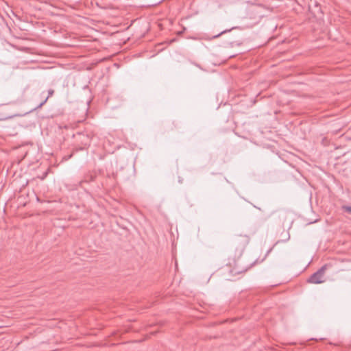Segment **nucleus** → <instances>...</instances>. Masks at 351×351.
Wrapping results in <instances>:
<instances>
[{"instance_id":"obj_1","label":"nucleus","mask_w":351,"mask_h":351,"mask_svg":"<svg viewBox=\"0 0 351 351\" xmlns=\"http://www.w3.org/2000/svg\"><path fill=\"white\" fill-rule=\"evenodd\" d=\"M254 263L247 261L246 257H241L239 256L236 260L234 261L233 265L230 263V266L228 268L232 276L243 274L247 271L252 267Z\"/></svg>"},{"instance_id":"obj_2","label":"nucleus","mask_w":351,"mask_h":351,"mask_svg":"<svg viewBox=\"0 0 351 351\" xmlns=\"http://www.w3.org/2000/svg\"><path fill=\"white\" fill-rule=\"evenodd\" d=\"M250 242L247 235H235L231 240V247L235 250V254L241 256L245 247Z\"/></svg>"},{"instance_id":"obj_3","label":"nucleus","mask_w":351,"mask_h":351,"mask_svg":"<svg viewBox=\"0 0 351 351\" xmlns=\"http://www.w3.org/2000/svg\"><path fill=\"white\" fill-rule=\"evenodd\" d=\"M328 266L329 265L328 264L324 265L309 277L307 282L311 284H320L324 282L325 281L324 274Z\"/></svg>"},{"instance_id":"obj_4","label":"nucleus","mask_w":351,"mask_h":351,"mask_svg":"<svg viewBox=\"0 0 351 351\" xmlns=\"http://www.w3.org/2000/svg\"><path fill=\"white\" fill-rule=\"evenodd\" d=\"M54 91L52 89L49 90L48 91V97L45 98L44 101H43L36 108H40L47 101L49 97L51 96L53 94Z\"/></svg>"},{"instance_id":"obj_5","label":"nucleus","mask_w":351,"mask_h":351,"mask_svg":"<svg viewBox=\"0 0 351 351\" xmlns=\"http://www.w3.org/2000/svg\"><path fill=\"white\" fill-rule=\"evenodd\" d=\"M15 116H16V114L1 117H0V121L8 120V119H12V118L14 117Z\"/></svg>"},{"instance_id":"obj_6","label":"nucleus","mask_w":351,"mask_h":351,"mask_svg":"<svg viewBox=\"0 0 351 351\" xmlns=\"http://www.w3.org/2000/svg\"><path fill=\"white\" fill-rule=\"evenodd\" d=\"M346 210H347L348 211H349V212H350V213H351V207H350V206H349V207H347V208H346Z\"/></svg>"}]
</instances>
